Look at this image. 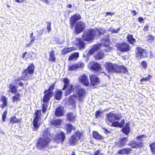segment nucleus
<instances>
[{
  "label": "nucleus",
  "instance_id": "f257e3e1",
  "mask_svg": "<svg viewBox=\"0 0 155 155\" xmlns=\"http://www.w3.org/2000/svg\"><path fill=\"white\" fill-rule=\"evenodd\" d=\"M81 18L80 15L76 13L71 16L69 20L70 28L73 29L74 27V32L77 35L83 31L85 28V24L83 22L81 21L77 22Z\"/></svg>",
  "mask_w": 155,
  "mask_h": 155
},
{
  "label": "nucleus",
  "instance_id": "f03ea898",
  "mask_svg": "<svg viewBox=\"0 0 155 155\" xmlns=\"http://www.w3.org/2000/svg\"><path fill=\"white\" fill-rule=\"evenodd\" d=\"M106 117L108 120L112 122V125L114 127H118L120 128H122L125 124V120L124 119L119 122L116 120H119L122 117L120 114H115L112 112H110L108 113Z\"/></svg>",
  "mask_w": 155,
  "mask_h": 155
},
{
  "label": "nucleus",
  "instance_id": "7ed1b4c3",
  "mask_svg": "<svg viewBox=\"0 0 155 155\" xmlns=\"http://www.w3.org/2000/svg\"><path fill=\"white\" fill-rule=\"evenodd\" d=\"M105 67L109 72L123 73L126 74L128 72L127 68L123 65H118L112 63H106L105 64Z\"/></svg>",
  "mask_w": 155,
  "mask_h": 155
},
{
  "label": "nucleus",
  "instance_id": "20e7f679",
  "mask_svg": "<svg viewBox=\"0 0 155 155\" xmlns=\"http://www.w3.org/2000/svg\"><path fill=\"white\" fill-rule=\"evenodd\" d=\"M103 34L102 32L98 30H96L94 29L90 28L84 32L82 37L84 40L91 42L94 39L96 35L100 36Z\"/></svg>",
  "mask_w": 155,
  "mask_h": 155
},
{
  "label": "nucleus",
  "instance_id": "39448f33",
  "mask_svg": "<svg viewBox=\"0 0 155 155\" xmlns=\"http://www.w3.org/2000/svg\"><path fill=\"white\" fill-rule=\"evenodd\" d=\"M62 81L64 82V85L62 90L65 91L64 95L65 96H67L74 90V86L72 84H70V80L68 78H63Z\"/></svg>",
  "mask_w": 155,
  "mask_h": 155
},
{
  "label": "nucleus",
  "instance_id": "423d86ee",
  "mask_svg": "<svg viewBox=\"0 0 155 155\" xmlns=\"http://www.w3.org/2000/svg\"><path fill=\"white\" fill-rule=\"evenodd\" d=\"M83 134L80 131H77L75 132L69 139V143L70 146L75 145L78 140L81 138Z\"/></svg>",
  "mask_w": 155,
  "mask_h": 155
},
{
  "label": "nucleus",
  "instance_id": "0eeeda50",
  "mask_svg": "<svg viewBox=\"0 0 155 155\" xmlns=\"http://www.w3.org/2000/svg\"><path fill=\"white\" fill-rule=\"evenodd\" d=\"M35 65L33 63H30L28 65L27 68L24 69L22 71L24 73V76L28 78L29 79L30 78L34 72Z\"/></svg>",
  "mask_w": 155,
  "mask_h": 155
},
{
  "label": "nucleus",
  "instance_id": "6e6552de",
  "mask_svg": "<svg viewBox=\"0 0 155 155\" xmlns=\"http://www.w3.org/2000/svg\"><path fill=\"white\" fill-rule=\"evenodd\" d=\"M136 57L139 59L147 57L148 56V53L146 49L142 48L140 47H137L135 50Z\"/></svg>",
  "mask_w": 155,
  "mask_h": 155
},
{
  "label": "nucleus",
  "instance_id": "1a4fd4ad",
  "mask_svg": "<svg viewBox=\"0 0 155 155\" xmlns=\"http://www.w3.org/2000/svg\"><path fill=\"white\" fill-rule=\"evenodd\" d=\"M55 83H53L51 85L48 90L45 89L44 92V99L45 100H48L50 99L54 94L53 91L54 88Z\"/></svg>",
  "mask_w": 155,
  "mask_h": 155
},
{
  "label": "nucleus",
  "instance_id": "9d476101",
  "mask_svg": "<svg viewBox=\"0 0 155 155\" xmlns=\"http://www.w3.org/2000/svg\"><path fill=\"white\" fill-rule=\"evenodd\" d=\"M49 142L46 141L41 137H40L36 143L37 148L39 150H44L49 145Z\"/></svg>",
  "mask_w": 155,
  "mask_h": 155
},
{
  "label": "nucleus",
  "instance_id": "9b49d317",
  "mask_svg": "<svg viewBox=\"0 0 155 155\" xmlns=\"http://www.w3.org/2000/svg\"><path fill=\"white\" fill-rule=\"evenodd\" d=\"M85 92V91L84 89L82 88L79 89L76 91L77 94L74 95V97L71 96L70 97L69 99L70 101H72V104H74L75 103L74 100V97L78 98L79 100L81 101Z\"/></svg>",
  "mask_w": 155,
  "mask_h": 155
},
{
  "label": "nucleus",
  "instance_id": "f8f14e48",
  "mask_svg": "<svg viewBox=\"0 0 155 155\" xmlns=\"http://www.w3.org/2000/svg\"><path fill=\"white\" fill-rule=\"evenodd\" d=\"M117 49L121 52H127L130 50V46L125 42L118 43L116 45Z\"/></svg>",
  "mask_w": 155,
  "mask_h": 155
},
{
  "label": "nucleus",
  "instance_id": "ddd939ff",
  "mask_svg": "<svg viewBox=\"0 0 155 155\" xmlns=\"http://www.w3.org/2000/svg\"><path fill=\"white\" fill-rule=\"evenodd\" d=\"M42 136V138L49 143L53 139V134L50 133V129L49 128H47L44 130L43 132Z\"/></svg>",
  "mask_w": 155,
  "mask_h": 155
},
{
  "label": "nucleus",
  "instance_id": "4468645a",
  "mask_svg": "<svg viewBox=\"0 0 155 155\" xmlns=\"http://www.w3.org/2000/svg\"><path fill=\"white\" fill-rule=\"evenodd\" d=\"M66 137L64 132L61 131L60 133H57L55 136L54 141L57 143H63L64 142Z\"/></svg>",
  "mask_w": 155,
  "mask_h": 155
},
{
  "label": "nucleus",
  "instance_id": "2eb2a0df",
  "mask_svg": "<svg viewBox=\"0 0 155 155\" xmlns=\"http://www.w3.org/2000/svg\"><path fill=\"white\" fill-rule=\"evenodd\" d=\"M84 64L81 62L74 63L68 66V70L70 71L75 70L78 68H83L84 67Z\"/></svg>",
  "mask_w": 155,
  "mask_h": 155
},
{
  "label": "nucleus",
  "instance_id": "dca6fc26",
  "mask_svg": "<svg viewBox=\"0 0 155 155\" xmlns=\"http://www.w3.org/2000/svg\"><path fill=\"white\" fill-rule=\"evenodd\" d=\"M89 66L91 70L95 71H102V68L101 65L97 62H92L89 64Z\"/></svg>",
  "mask_w": 155,
  "mask_h": 155
},
{
  "label": "nucleus",
  "instance_id": "f3484780",
  "mask_svg": "<svg viewBox=\"0 0 155 155\" xmlns=\"http://www.w3.org/2000/svg\"><path fill=\"white\" fill-rule=\"evenodd\" d=\"M76 45L78 46L79 50L80 51H83L85 48L84 42L81 38H76Z\"/></svg>",
  "mask_w": 155,
  "mask_h": 155
},
{
  "label": "nucleus",
  "instance_id": "a211bd4d",
  "mask_svg": "<svg viewBox=\"0 0 155 155\" xmlns=\"http://www.w3.org/2000/svg\"><path fill=\"white\" fill-rule=\"evenodd\" d=\"M102 44L101 43H99L98 44L94 45V46L88 51L87 55L88 57L92 55L96 51H97L101 48Z\"/></svg>",
  "mask_w": 155,
  "mask_h": 155
},
{
  "label": "nucleus",
  "instance_id": "6ab92c4d",
  "mask_svg": "<svg viewBox=\"0 0 155 155\" xmlns=\"http://www.w3.org/2000/svg\"><path fill=\"white\" fill-rule=\"evenodd\" d=\"M128 145L130 146L132 148H137L143 147V144L142 142H138L134 140L129 142Z\"/></svg>",
  "mask_w": 155,
  "mask_h": 155
},
{
  "label": "nucleus",
  "instance_id": "aec40b11",
  "mask_svg": "<svg viewBox=\"0 0 155 155\" xmlns=\"http://www.w3.org/2000/svg\"><path fill=\"white\" fill-rule=\"evenodd\" d=\"M91 83V85L94 86L98 84L100 82L99 78L94 74H91L90 76Z\"/></svg>",
  "mask_w": 155,
  "mask_h": 155
},
{
  "label": "nucleus",
  "instance_id": "412c9836",
  "mask_svg": "<svg viewBox=\"0 0 155 155\" xmlns=\"http://www.w3.org/2000/svg\"><path fill=\"white\" fill-rule=\"evenodd\" d=\"M64 109L63 107L60 106L55 110V115L56 116H63L64 114Z\"/></svg>",
  "mask_w": 155,
  "mask_h": 155
},
{
  "label": "nucleus",
  "instance_id": "4be33fe9",
  "mask_svg": "<svg viewBox=\"0 0 155 155\" xmlns=\"http://www.w3.org/2000/svg\"><path fill=\"white\" fill-rule=\"evenodd\" d=\"M128 140V137H123L119 138L117 145L118 147H123L126 144Z\"/></svg>",
  "mask_w": 155,
  "mask_h": 155
},
{
  "label": "nucleus",
  "instance_id": "5701e85b",
  "mask_svg": "<svg viewBox=\"0 0 155 155\" xmlns=\"http://www.w3.org/2000/svg\"><path fill=\"white\" fill-rule=\"evenodd\" d=\"M132 149L130 148H123L119 150L117 153L120 154H129L131 151Z\"/></svg>",
  "mask_w": 155,
  "mask_h": 155
},
{
  "label": "nucleus",
  "instance_id": "b1692460",
  "mask_svg": "<svg viewBox=\"0 0 155 155\" xmlns=\"http://www.w3.org/2000/svg\"><path fill=\"white\" fill-rule=\"evenodd\" d=\"M18 87V86H16L13 84H10L8 86L9 90H8V92L16 94L17 92Z\"/></svg>",
  "mask_w": 155,
  "mask_h": 155
},
{
  "label": "nucleus",
  "instance_id": "393cba45",
  "mask_svg": "<svg viewBox=\"0 0 155 155\" xmlns=\"http://www.w3.org/2000/svg\"><path fill=\"white\" fill-rule=\"evenodd\" d=\"M76 116L72 112L68 113L66 114V118L68 121L71 122H75Z\"/></svg>",
  "mask_w": 155,
  "mask_h": 155
},
{
  "label": "nucleus",
  "instance_id": "a878e982",
  "mask_svg": "<svg viewBox=\"0 0 155 155\" xmlns=\"http://www.w3.org/2000/svg\"><path fill=\"white\" fill-rule=\"evenodd\" d=\"M124 126V125L123 126ZM122 131L126 135H128L129 134L130 130V127L129 126V123H126L125 125L123 126Z\"/></svg>",
  "mask_w": 155,
  "mask_h": 155
},
{
  "label": "nucleus",
  "instance_id": "bb28decb",
  "mask_svg": "<svg viewBox=\"0 0 155 155\" xmlns=\"http://www.w3.org/2000/svg\"><path fill=\"white\" fill-rule=\"evenodd\" d=\"M81 83L86 86H88L89 84L88 79L87 76L83 75L80 79Z\"/></svg>",
  "mask_w": 155,
  "mask_h": 155
},
{
  "label": "nucleus",
  "instance_id": "cd10ccee",
  "mask_svg": "<svg viewBox=\"0 0 155 155\" xmlns=\"http://www.w3.org/2000/svg\"><path fill=\"white\" fill-rule=\"evenodd\" d=\"M63 92L61 90L57 89L54 93V97L55 99L57 100H60L62 95Z\"/></svg>",
  "mask_w": 155,
  "mask_h": 155
},
{
  "label": "nucleus",
  "instance_id": "c85d7f7f",
  "mask_svg": "<svg viewBox=\"0 0 155 155\" xmlns=\"http://www.w3.org/2000/svg\"><path fill=\"white\" fill-rule=\"evenodd\" d=\"M44 99V97H43L42 100V102L43 104H42V112L43 113H45L47 110L48 107V102L50 99H48V100H45Z\"/></svg>",
  "mask_w": 155,
  "mask_h": 155
},
{
  "label": "nucleus",
  "instance_id": "c756f323",
  "mask_svg": "<svg viewBox=\"0 0 155 155\" xmlns=\"http://www.w3.org/2000/svg\"><path fill=\"white\" fill-rule=\"evenodd\" d=\"M76 48L74 46H72L71 47H66L63 49L62 50V54H65L67 53L70 52L75 50Z\"/></svg>",
  "mask_w": 155,
  "mask_h": 155
},
{
  "label": "nucleus",
  "instance_id": "7c9ffc66",
  "mask_svg": "<svg viewBox=\"0 0 155 155\" xmlns=\"http://www.w3.org/2000/svg\"><path fill=\"white\" fill-rule=\"evenodd\" d=\"M93 138L97 140H102L104 137L100 135L97 131H94L93 132Z\"/></svg>",
  "mask_w": 155,
  "mask_h": 155
},
{
  "label": "nucleus",
  "instance_id": "2f4dec72",
  "mask_svg": "<svg viewBox=\"0 0 155 155\" xmlns=\"http://www.w3.org/2000/svg\"><path fill=\"white\" fill-rule=\"evenodd\" d=\"M7 100L8 98L5 96H3L1 97L0 100L1 101L3 102V104L1 106L2 108L3 109L5 107L7 106Z\"/></svg>",
  "mask_w": 155,
  "mask_h": 155
},
{
  "label": "nucleus",
  "instance_id": "473e14b6",
  "mask_svg": "<svg viewBox=\"0 0 155 155\" xmlns=\"http://www.w3.org/2000/svg\"><path fill=\"white\" fill-rule=\"evenodd\" d=\"M21 119H17L15 116L11 117L9 119L10 123L12 124L14 123H20Z\"/></svg>",
  "mask_w": 155,
  "mask_h": 155
},
{
  "label": "nucleus",
  "instance_id": "72a5a7b5",
  "mask_svg": "<svg viewBox=\"0 0 155 155\" xmlns=\"http://www.w3.org/2000/svg\"><path fill=\"white\" fill-rule=\"evenodd\" d=\"M127 38V41L130 44L133 45L134 43L136 42V39L133 38L132 35L128 34Z\"/></svg>",
  "mask_w": 155,
  "mask_h": 155
},
{
  "label": "nucleus",
  "instance_id": "f704fd0d",
  "mask_svg": "<svg viewBox=\"0 0 155 155\" xmlns=\"http://www.w3.org/2000/svg\"><path fill=\"white\" fill-rule=\"evenodd\" d=\"M15 94L12 97V102L13 103H15V102H18V101H19L21 99L20 97H21L20 94L18 93Z\"/></svg>",
  "mask_w": 155,
  "mask_h": 155
},
{
  "label": "nucleus",
  "instance_id": "c9c22d12",
  "mask_svg": "<svg viewBox=\"0 0 155 155\" xmlns=\"http://www.w3.org/2000/svg\"><path fill=\"white\" fill-rule=\"evenodd\" d=\"M35 117L34 120H39L41 118V110H37L35 111Z\"/></svg>",
  "mask_w": 155,
  "mask_h": 155
},
{
  "label": "nucleus",
  "instance_id": "e433bc0d",
  "mask_svg": "<svg viewBox=\"0 0 155 155\" xmlns=\"http://www.w3.org/2000/svg\"><path fill=\"white\" fill-rule=\"evenodd\" d=\"M79 57V54L78 52H74L69 56L68 60L69 61H71L76 59H77Z\"/></svg>",
  "mask_w": 155,
  "mask_h": 155
},
{
  "label": "nucleus",
  "instance_id": "4c0bfd02",
  "mask_svg": "<svg viewBox=\"0 0 155 155\" xmlns=\"http://www.w3.org/2000/svg\"><path fill=\"white\" fill-rule=\"evenodd\" d=\"M66 130L67 133H71L73 129H75V128L70 123H67L66 124Z\"/></svg>",
  "mask_w": 155,
  "mask_h": 155
},
{
  "label": "nucleus",
  "instance_id": "58836bf2",
  "mask_svg": "<svg viewBox=\"0 0 155 155\" xmlns=\"http://www.w3.org/2000/svg\"><path fill=\"white\" fill-rule=\"evenodd\" d=\"M39 120H34L33 122V131H35L37 130L40 126L38 122Z\"/></svg>",
  "mask_w": 155,
  "mask_h": 155
},
{
  "label": "nucleus",
  "instance_id": "ea45409f",
  "mask_svg": "<svg viewBox=\"0 0 155 155\" xmlns=\"http://www.w3.org/2000/svg\"><path fill=\"white\" fill-rule=\"evenodd\" d=\"M49 56V61H51L55 62L56 61V58L55 57L54 51L52 50L50 52Z\"/></svg>",
  "mask_w": 155,
  "mask_h": 155
},
{
  "label": "nucleus",
  "instance_id": "a19ab883",
  "mask_svg": "<svg viewBox=\"0 0 155 155\" xmlns=\"http://www.w3.org/2000/svg\"><path fill=\"white\" fill-rule=\"evenodd\" d=\"M22 75L20 77H17L15 79V81L17 82H20L21 80H27L29 79L28 78L25 77V76H24V73L22 72Z\"/></svg>",
  "mask_w": 155,
  "mask_h": 155
},
{
  "label": "nucleus",
  "instance_id": "79ce46f5",
  "mask_svg": "<svg viewBox=\"0 0 155 155\" xmlns=\"http://www.w3.org/2000/svg\"><path fill=\"white\" fill-rule=\"evenodd\" d=\"M104 55V52L102 51H101L100 52L98 53L96 56V59H97L98 60H100L103 58Z\"/></svg>",
  "mask_w": 155,
  "mask_h": 155
},
{
  "label": "nucleus",
  "instance_id": "37998d69",
  "mask_svg": "<svg viewBox=\"0 0 155 155\" xmlns=\"http://www.w3.org/2000/svg\"><path fill=\"white\" fill-rule=\"evenodd\" d=\"M61 120H51L50 123L52 125H59L61 123Z\"/></svg>",
  "mask_w": 155,
  "mask_h": 155
},
{
  "label": "nucleus",
  "instance_id": "c03bdc74",
  "mask_svg": "<svg viewBox=\"0 0 155 155\" xmlns=\"http://www.w3.org/2000/svg\"><path fill=\"white\" fill-rule=\"evenodd\" d=\"M149 146L152 152L155 153V142L150 144Z\"/></svg>",
  "mask_w": 155,
  "mask_h": 155
},
{
  "label": "nucleus",
  "instance_id": "a18cd8bd",
  "mask_svg": "<svg viewBox=\"0 0 155 155\" xmlns=\"http://www.w3.org/2000/svg\"><path fill=\"white\" fill-rule=\"evenodd\" d=\"M145 137V136L144 134L140 135L136 137V139L138 140L139 141L138 142H142V143H143V139Z\"/></svg>",
  "mask_w": 155,
  "mask_h": 155
},
{
  "label": "nucleus",
  "instance_id": "49530a36",
  "mask_svg": "<svg viewBox=\"0 0 155 155\" xmlns=\"http://www.w3.org/2000/svg\"><path fill=\"white\" fill-rule=\"evenodd\" d=\"M7 109L5 110L2 116V120L3 122H5V118L7 116Z\"/></svg>",
  "mask_w": 155,
  "mask_h": 155
},
{
  "label": "nucleus",
  "instance_id": "de8ad7c7",
  "mask_svg": "<svg viewBox=\"0 0 155 155\" xmlns=\"http://www.w3.org/2000/svg\"><path fill=\"white\" fill-rule=\"evenodd\" d=\"M46 23H47V29L49 33L50 31L51 30V22H48L47 21L46 22Z\"/></svg>",
  "mask_w": 155,
  "mask_h": 155
},
{
  "label": "nucleus",
  "instance_id": "09e8293b",
  "mask_svg": "<svg viewBox=\"0 0 155 155\" xmlns=\"http://www.w3.org/2000/svg\"><path fill=\"white\" fill-rule=\"evenodd\" d=\"M113 30H111L112 33H117L118 32V31L120 30V28H119L116 29H115L114 28H113Z\"/></svg>",
  "mask_w": 155,
  "mask_h": 155
},
{
  "label": "nucleus",
  "instance_id": "8fccbe9b",
  "mask_svg": "<svg viewBox=\"0 0 155 155\" xmlns=\"http://www.w3.org/2000/svg\"><path fill=\"white\" fill-rule=\"evenodd\" d=\"M44 31V29H42L40 30H37L36 32L38 35L40 36L43 34Z\"/></svg>",
  "mask_w": 155,
  "mask_h": 155
},
{
  "label": "nucleus",
  "instance_id": "3c124183",
  "mask_svg": "<svg viewBox=\"0 0 155 155\" xmlns=\"http://www.w3.org/2000/svg\"><path fill=\"white\" fill-rule=\"evenodd\" d=\"M101 114V112L99 110L97 111L95 114V116L97 118L98 117H100V114Z\"/></svg>",
  "mask_w": 155,
  "mask_h": 155
},
{
  "label": "nucleus",
  "instance_id": "603ef678",
  "mask_svg": "<svg viewBox=\"0 0 155 155\" xmlns=\"http://www.w3.org/2000/svg\"><path fill=\"white\" fill-rule=\"evenodd\" d=\"M147 38L148 40L152 41L154 40V37L152 35H148Z\"/></svg>",
  "mask_w": 155,
  "mask_h": 155
},
{
  "label": "nucleus",
  "instance_id": "864d4df0",
  "mask_svg": "<svg viewBox=\"0 0 155 155\" xmlns=\"http://www.w3.org/2000/svg\"><path fill=\"white\" fill-rule=\"evenodd\" d=\"M141 65L144 68H146L147 67V64L146 61H143L141 63Z\"/></svg>",
  "mask_w": 155,
  "mask_h": 155
},
{
  "label": "nucleus",
  "instance_id": "5fc2aeb1",
  "mask_svg": "<svg viewBox=\"0 0 155 155\" xmlns=\"http://www.w3.org/2000/svg\"><path fill=\"white\" fill-rule=\"evenodd\" d=\"M102 128L103 129V130L104 132L106 134H108L109 133H110V131L107 129L105 128L104 127H102Z\"/></svg>",
  "mask_w": 155,
  "mask_h": 155
},
{
  "label": "nucleus",
  "instance_id": "6e6d98bb",
  "mask_svg": "<svg viewBox=\"0 0 155 155\" xmlns=\"http://www.w3.org/2000/svg\"><path fill=\"white\" fill-rule=\"evenodd\" d=\"M105 43H104V45L106 47H108L109 45V42L108 40H104Z\"/></svg>",
  "mask_w": 155,
  "mask_h": 155
},
{
  "label": "nucleus",
  "instance_id": "4d7b16f0",
  "mask_svg": "<svg viewBox=\"0 0 155 155\" xmlns=\"http://www.w3.org/2000/svg\"><path fill=\"white\" fill-rule=\"evenodd\" d=\"M149 28V26L147 24L146 26H145L144 28L143 31L145 32H146L148 31Z\"/></svg>",
  "mask_w": 155,
  "mask_h": 155
},
{
  "label": "nucleus",
  "instance_id": "13d9d810",
  "mask_svg": "<svg viewBox=\"0 0 155 155\" xmlns=\"http://www.w3.org/2000/svg\"><path fill=\"white\" fill-rule=\"evenodd\" d=\"M149 80V79L147 78V77L145 78H142L140 80L141 82H143L144 81H147Z\"/></svg>",
  "mask_w": 155,
  "mask_h": 155
},
{
  "label": "nucleus",
  "instance_id": "bf43d9fd",
  "mask_svg": "<svg viewBox=\"0 0 155 155\" xmlns=\"http://www.w3.org/2000/svg\"><path fill=\"white\" fill-rule=\"evenodd\" d=\"M144 20V19L143 18L141 17H139L138 19V21L140 22H142Z\"/></svg>",
  "mask_w": 155,
  "mask_h": 155
},
{
  "label": "nucleus",
  "instance_id": "052dcab7",
  "mask_svg": "<svg viewBox=\"0 0 155 155\" xmlns=\"http://www.w3.org/2000/svg\"><path fill=\"white\" fill-rule=\"evenodd\" d=\"M114 14V13H111V12H106V15H110L111 16L113 15Z\"/></svg>",
  "mask_w": 155,
  "mask_h": 155
},
{
  "label": "nucleus",
  "instance_id": "680f3d73",
  "mask_svg": "<svg viewBox=\"0 0 155 155\" xmlns=\"http://www.w3.org/2000/svg\"><path fill=\"white\" fill-rule=\"evenodd\" d=\"M131 12L133 13V15H135L137 14V12L136 11L134 10H133L131 11Z\"/></svg>",
  "mask_w": 155,
  "mask_h": 155
},
{
  "label": "nucleus",
  "instance_id": "e2e57ef3",
  "mask_svg": "<svg viewBox=\"0 0 155 155\" xmlns=\"http://www.w3.org/2000/svg\"><path fill=\"white\" fill-rule=\"evenodd\" d=\"M43 2L48 4L49 3L48 0H41Z\"/></svg>",
  "mask_w": 155,
  "mask_h": 155
},
{
  "label": "nucleus",
  "instance_id": "0e129e2a",
  "mask_svg": "<svg viewBox=\"0 0 155 155\" xmlns=\"http://www.w3.org/2000/svg\"><path fill=\"white\" fill-rule=\"evenodd\" d=\"M31 38V40L30 41H31V42L33 43L34 41L36 39H35V37H33Z\"/></svg>",
  "mask_w": 155,
  "mask_h": 155
},
{
  "label": "nucleus",
  "instance_id": "69168bd1",
  "mask_svg": "<svg viewBox=\"0 0 155 155\" xmlns=\"http://www.w3.org/2000/svg\"><path fill=\"white\" fill-rule=\"evenodd\" d=\"M19 82V83H18V85L21 87L23 86V85H24L23 83L21 82L20 81V82Z\"/></svg>",
  "mask_w": 155,
  "mask_h": 155
},
{
  "label": "nucleus",
  "instance_id": "338daca9",
  "mask_svg": "<svg viewBox=\"0 0 155 155\" xmlns=\"http://www.w3.org/2000/svg\"><path fill=\"white\" fill-rule=\"evenodd\" d=\"M32 42H31V41H30L28 44H27L26 45V46L27 47H29L32 44Z\"/></svg>",
  "mask_w": 155,
  "mask_h": 155
},
{
  "label": "nucleus",
  "instance_id": "774afa93",
  "mask_svg": "<svg viewBox=\"0 0 155 155\" xmlns=\"http://www.w3.org/2000/svg\"><path fill=\"white\" fill-rule=\"evenodd\" d=\"M27 53V52H25V53H23L22 54V58H24L25 57V55Z\"/></svg>",
  "mask_w": 155,
  "mask_h": 155
}]
</instances>
